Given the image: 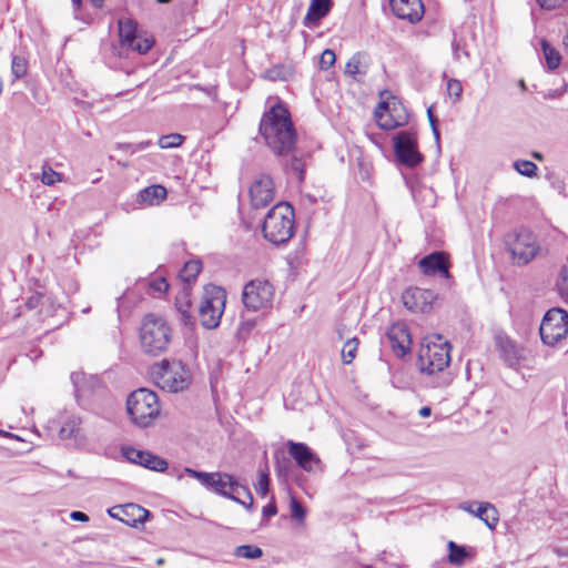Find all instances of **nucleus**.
Listing matches in <instances>:
<instances>
[{
  "label": "nucleus",
  "mask_w": 568,
  "mask_h": 568,
  "mask_svg": "<svg viewBox=\"0 0 568 568\" xmlns=\"http://www.w3.org/2000/svg\"><path fill=\"white\" fill-rule=\"evenodd\" d=\"M260 133L277 156H287L295 149L297 134L288 110L282 104H275L263 114Z\"/></svg>",
  "instance_id": "nucleus-1"
},
{
  "label": "nucleus",
  "mask_w": 568,
  "mask_h": 568,
  "mask_svg": "<svg viewBox=\"0 0 568 568\" xmlns=\"http://www.w3.org/2000/svg\"><path fill=\"white\" fill-rule=\"evenodd\" d=\"M452 346L447 341L438 334L430 335L424 338L418 354V365L422 373L434 375L442 373V375L434 383V387H447L452 383V375L445 369L450 363Z\"/></svg>",
  "instance_id": "nucleus-2"
},
{
  "label": "nucleus",
  "mask_w": 568,
  "mask_h": 568,
  "mask_svg": "<svg viewBox=\"0 0 568 568\" xmlns=\"http://www.w3.org/2000/svg\"><path fill=\"white\" fill-rule=\"evenodd\" d=\"M294 210L287 202L274 205L262 225L264 239L274 245L288 242L294 235Z\"/></svg>",
  "instance_id": "nucleus-3"
},
{
  "label": "nucleus",
  "mask_w": 568,
  "mask_h": 568,
  "mask_svg": "<svg viewBox=\"0 0 568 568\" xmlns=\"http://www.w3.org/2000/svg\"><path fill=\"white\" fill-rule=\"evenodd\" d=\"M171 338L172 329L162 316L148 314L143 317L140 326V342L145 353L159 355L165 352Z\"/></svg>",
  "instance_id": "nucleus-4"
},
{
  "label": "nucleus",
  "mask_w": 568,
  "mask_h": 568,
  "mask_svg": "<svg viewBox=\"0 0 568 568\" xmlns=\"http://www.w3.org/2000/svg\"><path fill=\"white\" fill-rule=\"evenodd\" d=\"M126 412L136 426H151L161 412L156 393L148 388H139L132 392L126 399Z\"/></svg>",
  "instance_id": "nucleus-5"
},
{
  "label": "nucleus",
  "mask_w": 568,
  "mask_h": 568,
  "mask_svg": "<svg viewBox=\"0 0 568 568\" xmlns=\"http://www.w3.org/2000/svg\"><path fill=\"white\" fill-rule=\"evenodd\" d=\"M226 292L220 286L209 284L204 286L199 305V318L206 329H214L220 325L225 310Z\"/></svg>",
  "instance_id": "nucleus-6"
},
{
  "label": "nucleus",
  "mask_w": 568,
  "mask_h": 568,
  "mask_svg": "<svg viewBox=\"0 0 568 568\" xmlns=\"http://www.w3.org/2000/svg\"><path fill=\"white\" fill-rule=\"evenodd\" d=\"M155 384L168 392L178 393L190 384V373L179 361H162L151 371Z\"/></svg>",
  "instance_id": "nucleus-7"
},
{
  "label": "nucleus",
  "mask_w": 568,
  "mask_h": 568,
  "mask_svg": "<svg viewBox=\"0 0 568 568\" xmlns=\"http://www.w3.org/2000/svg\"><path fill=\"white\" fill-rule=\"evenodd\" d=\"M505 245L514 263L525 265L534 260L539 251L535 234L528 229L514 230L505 235Z\"/></svg>",
  "instance_id": "nucleus-8"
},
{
  "label": "nucleus",
  "mask_w": 568,
  "mask_h": 568,
  "mask_svg": "<svg viewBox=\"0 0 568 568\" xmlns=\"http://www.w3.org/2000/svg\"><path fill=\"white\" fill-rule=\"evenodd\" d=\"M242 300L248 311L266 312L273 306L274 287L266 280H252L244 285Z\"/></svg>",
  "instance_id": "nucleus-9"
},
{
  "label": "nucleus",
  "mask_w": 568,
  "mask_h": 568,
  "mask_svg": "<svg viewBox=\"0 0 568 568\" xmlns=\"http://www.w3.org/2000/svg\"><path fill=\"white\" fill-rule=\"evenodd\" d=\"M539 334L544 344L555 346L568 334V313L561 308L549 310L541 321Z\"/></svg>",
  "instance_id": "nucleus-10"
},
{
  "label": "nucleus",
  "mask_w": 568,
  "mask_h": 568,
  "mask_svg": "<svg viewBox=\"0 0 568 568\" xmlns=\"http://www.w3.org/2000/svg\"><path fill=\"white\" fill-rule=\"evenodd\" d=\"M394 151L399 163L414 168L423 161L418 151V139L415 131H400L394 138Z\"/></svg>",
  "instance_id": "nucleus-11"
},
{
  "label": "nucleus",
  "mask_w": 568,
  "mask_h": 568,
  "mask_svg": "<svg viewBox=\"0 0 568 568\" xmlns=\"http://www.w3.org/2000/svg\"><path fill=\"white\" fill-rule=\"evenodd\" d=\"M58 435L61 440L74 447H81L87 443L82 418L75 414L65 415L62 418Z\"/></svg>",
  "instance_id": "nucleus-12"
},
{
  "label": "nucleus",
  "mask_w": 568,
  "mask_h": 568,
  "mask_svg": "<svg viewBox=\"0 0 568 568\" xmlns=\"http://www.w3.org/2000/svg\"><path fill=\"white\" fill-rule=\"evenodd\" d=\"M288 455L297 466L307 473H315L322 468L320 457L304 443L288 440L286 443Z\"/></svg>",
  "instance_id": "nucleus-13"
},
{
  "label": "nucleus",
  "mask_w": 568,
  "mask_h": 568,
  "mask_svg": "<svg viewBox=\"0 0 568 568\" xmlns=\"http://www.w3.org/2000/svg\"><path fill=\"white\" fill-rule=\"evenodd\" d=\"M436 300V294L430 290L413 287L403 294L405 307L415 313L428 312Z\"/></svg>",
  "instance_id": "nucleus-14"
},
{
  "label": "nucleus",
  "mask_w": 568,
  "mask_h": 568,
  "mask_svg": "<svg viewBox=\"0 0 568 568\" xmlns=\"http://www.w3.org/2000/svg\"><path fill=\"white\" fill-rule=\"evenodd\" d=\"M251 203L254 207L268 205L274 197V183L268 175H258L250 186Z\"/></svg>",
  "instance_id": "nucleus-15"
},
{
  "label": "nucleus",
  "mask_w": 568,
  "mask_h": 568,
  "mask_svg": "<svg viewBox=\"0 0 568 568\" xmlns=\"http://www.w3.org/2000/svg\"><path fill=\"white\" fill-rule=\"evenodd\" d=\"M123 456L133 464L141 465L154 471H165L168 469V462L150 452L140 450L133 447H124L122 449Z\"/></svg>",
  "instance_id": "nucleus-16"
},
{
  "label": "nucleus",
  "mask_w": 568,
  "mask_h": 568,
  "mask_svg": "<svg viewBox=\"0 0 568 568\" xmlns=\"http://www.w3.org/2000/svg\"><path fill=\"white\" fill-rule=\"evenodd\" d=\"M393 13L410 23L418 22L425 12L422 0H389Z\"/></svg>",
  "instance_id": "nucleus-17"
},
{
  "label": "nucleus",
  "mask_w": 568,
  "mask_h": 568,
  "mask_svg": "<svg viewBox=\"0 0 568 568\" xmlns=\"http://www.w3.org/2000/svg\"><path fill=\"white\" fill-rule=\"evenodd\" d=\"M108 513L111 517L121 520L130 527H135L139 523H143L149 515L146 509L135 504L116 506L109 509Z\"/></svg>",
  "instance_id": "nucleus-18"
},
{
  "label": "nucleus",
  "mask_w": 568,
  "mask_h": 568,
  "mask_svg": "<svg viewBox=\"0 0 568 568\" xmlns=\"http://www.w3.org/2000/svg\"><path fill=\"white\" fill-rule=\"evenodd\" d=\"M396 111L395 103H393V109L390 110L389 104L387 102L378 103L375 109L374 115L377 122V125L383 130H393L395 128L405 125L407 123V114H398L394 115L392 112Z\"/></svg>",
  "instance_id": "nucleus-19"
},
{
  "label": "nucleus",
  "mask_w": 568,
  "mask_h": 568,
  "mask_svg": "<svg viewBox=\"0 0 568 568\" xmlns=\"http://www.w3.org/2000/svg\"><path fill=\"white\" fill-rule=\"evenodd\" d=\"M394 353L402 357L410 351L412 338L408 328L403 323L392 325L387 333Z\"/></svg>",
  "instance_id": "nucleus-20"
},
{
  "label": "nucleus",
  "mask_w": 568,
  "mask_h": 568,
  "mask_svg": "<svg viewBox=\"0 0 568 568\" xmlns=\"http://www.w3.org/2000/svg\"><path fill=\"white\" fill-rule=\"evenodd\" d=\"M418 266L426 275L439 274L445 278L449 277L447 256L444 252H434L424 256L418 262Z\"/></svg>",
  "instance_id": "nucleus-21"
},
{
  "label": "nucleus",
  "mask_w": 568,
  "mask_h": 568,
  "mask_svg": "<svg viewBox=\"0 0 568 568\" xmlns=\"http://www.w3.org/2000/svg\"><path fill=\"white\" fill-rule=\"evenodd\" d=\"M459 508L478 517L490 529H494L498 524V511L490 503H479L476 509H473V504L463 503Z\"/></svg>",
  "instance_id": "nucleus-22"
},
{
  "label": "nucleus",
  "mask_w": 568,
  "mask_h": 568,
  "mask_svg": "<svg viewBox=\"0 0 568 568\" xmlns=\"http://www.w3.org/2000/svg\"><path fill=\"white\" fill-rule=\"evenodd\" d=\"M496 342L499 354L507 366L518 365L523 358V348L507 336H498Z\"/></svg>",
  "instance_id": "nucleus-23"
},
{
  "label": "nucleus",
  "mask_w": 568,
  "mask_h": 568,
  "mask_svg": "<svg viewBox=\"0 0 568 568\" xmlns=\"http://www.w3.org/2000/svg\"><path fill=\"white\" fill-rule=\"evenodd\" d=\"M240 486L233 476L226 473H214L210 488L219 495L240 501V498L233 494Z\"/></svg>",
  "instance_id": "nucleus-24"
},
{
  "label": "nucleus",
  "mask_w": 568,
  "mask_h": 568,
  "mask_svg": "<svg viewBox=\"0 0 568 568\" xmlns=\"http://www.w3.org/2000/svg\"><path fill=\"white\" fill-rule=\"evenodd\" d=\"M332 6V0H311L310 7L304 17V26H318L320 21L329 13Z\"/></svg>",
  "instance_id": "nucleus-25"
},
{
  "label": "nucleus",
  "mask_w": 568,
  "mask_h": 568,
  "mask_svg": "<svg viewBox=\"0 0 568 568\" xmlns=\"http://www.w3.org/2000/svg\"><path fill=\"white\" fill-rule=\"evenodd\" d=\"M369 61L365 53L357 52L351 57L345 65V74L361 81L368 72Z\"/></svg>",
  "instance_id": "nucleus-26"
},
{
  "label": "nucleus",
  "mask_w": 568,
  "mask_h": 568,
  "mask_svg": "<svg viewBox=\"0 0 568 568\" xmlns=\"http://www.w3.org/2000/svg\"><path fill=\"white\" fill-rule=\"evenodd\" d=\"M166 197V189L155 184L141 190L136 196V202L143 206L159 205Z\"/></svg>",
  "instance_id": "nucleus-27"
},
{
  "label": "nucleus",
  "mask_w": 568,
  "mask_h": 568,
  "mask_svg": "<svg viewBox=\"0 0 568 568\" xmlns=\"http://www.w3.org/2000/svg\"><path fill=\"white\" fill-rule=\"evenodd\" d=\"M119 37L122 45L129 47L132 42L136 40V24L134 21L119 20Z\"/></svg>",
  "instance_id": "nucleus-28"
},
{
  "label": "nucleus",
  "mask_w": 568,
  "mask_h": 568,
  "mask_svg": "<svg viewBox=\"0 0 568 568\" xmlns=\"http://www.w3.org/2000/svg\"><path fill=\"white\" fill-rule=\"evenodd\" d=\"M540 44L548 69L556 70L561 62L559 51L545 39L541 40Z\"/></svg>",
  "instance_id": "nucleus-29"
},
{
  "label": "nucleus",
  "mask_w": 568,
  "mask_h": 568,
  "mask_svg": "<svg viewBox=\"0 0 568 568\" xmlns=\"http://www.w3.org/2000/svg\"><path fill=\"white\" fill-rule=\"evenodd\" d=\"M291 77H292L291 68H288V67H286L284 64L274 65V67L270 68L268 70H266L262 74L263 79H266V80H270V81H277V80L286 81Z\"/></svg>",
  "instance_id": "nucleus-30"
},
{
  "label": "nucleus",
  "mask_w": 568,
  "mask_h": 568,
  "mask_svg": "<svg viewBox=\"0 0 568 568\" xmlns=\"http://www.w3.org/2000/svg\"><path fill=\"white\" fill-rule=\"evenodd\" d=\"M448 561L455 566H463L468 557L466 548L450 540L448 541Z\"/></svg>",
  "instance_id": "nucleus-31"
},
{
  "label": "nucleus",
  "mask_w": 568,
  "mask_h": 568,
  "mask_svg": "<svg viewBox=\"0 0 568 568\" xmlns=\"http://www.w3.org/2000/svg\"><path fill=\"white\" fill-rule=\"evenodd\" d=\"M202 268L200 261H189L184 264L183 268L180 271V278L190 283L196 278Z\"/></svg>",
  "instance_id": "nucleus-32"
},
{
  "label": "nucleus",
  "mask_w": 568,
  "mask_h": 568,
  "mask_svg": "<svg viewBox=\"0 0 568 568\" xmlns=\"http://www.w3.org/2000/svg\"><path fill=\"white\" fill-rule=\"evenodd\" d=\"M234 555L245 559H258L263 556V550L255 545H241L235 548Z\"/></svg>",
  "instance_id": "nucleus-33"
},
{
  "label": "nucleus",
  "mask_w": 568,
  "mask_h": 568,
  "mask_svg": "<svg viewBox=\"0 0 568 568\" xmlns=\"http://www.w3.org/2000/svg\"><path fill=\"white\" fill-rule=\"evenodd\" d=\"M514 168L519 174L524 176L534 178L537 175L538 168L534 162L529 160H517L514 163Z\"/></svg>",
  "instance_id": "nucleus-34"
},
{
  "label": "nucleus",
  "mask_w": 568,
  "mask_h": 568,
  "mask_svg": "<svg viewBox=\"0 0 568 568\" xmlns=\"http://www.w3.org/2000/svg\"><path fill=\"white\" fill-rule=\"evenodd\" d=\"M358 347V339L356 337L349 338L342 348V358L345 364H351L356 356Z\"/></svg>",
  "instance_id": "nucleus-35"
},
{
  "label": "nucleus",
  "mask_w": 568,
  "mask_h": 568,
  "mask_svg": "<svg viewBox=\"0 0 568 568\" xmlns=\"http://www.w3.org/2000/svg\"><path fill=\"white\" fill-rule=\"evenodd\" d=\"M184 141V136L179 133H170L166 135H162L158 144L161 149H171L180 146Z\"/></svg>",
  "instance_id": "nucleus-36"
},
{
  "label": "nucleus",
  "mask_w": 568,
  "mask_h": 568,
  "mask_svg": "<svg viewBox=\"0 0 568 568\" xmlns=\"http://www.w3.org/2000/svg\"><path fill=\"white\" fill-rule=\"evenodd\" d=\"M27 60L19 55H13L11 61V72L14 80L22 78L27 73Z\"/></svg>",
  "instance_id": "nucleus-37"
},
{
  "label": "nucleus",
  "mask_w": 568,
  "mask_h": 568,
  "mask_svg": "<svg viewBox=\"0 0 568 568\" xmlns=\"http://www.w3.org/2000/svg\"><path fill=\"white\" fill-rule=\"evenodd\" d=\"M268 487H270V477H268L267 467H265V469H260V476H258L257 484L255 486V490L262 497H265L268 493Z\"/></svg>",
  "instance_id": "nucleus-38"
},
{
  "label": "nucleus",
  "mask_w": 568,
  "mask_h": 568,
  "mask_svg": "<svg viewBox=\"0 0 568 568\" xmlns=\"http://www.w3.org/2000/svg\"><path fill=\"white\" fill-rule=\"evenodd\" d=\"M59 181H61L60 173L55 172L49 165H43L42 166L41 182L44 185H53V184H55Z\"/></svg>",
  "instance_id": "nucleus-39"
},
{
  "label": "nucleus",
  "mask_w": 568,
  "mask_h": 568,
  "mask_svg": "<svg viewBox=\"0 0 568 568\" xmlns=\"http://www.w3.org/2000/svg\"><path fill=\"white\" fill-rule=\"evenodd\" d=\"M292 155L288 168L292 172H294L297 179L302 182L304 180V161L302 158L294 154V151L290 154Z\"/></svg>",
  "instance_id": "nucleus-40"
},
{
  "label": "nucleus",
  "mask_w": 568,
  "mask_h": 568,
  "mask_svg": "<svg viewBox=\"0 0 568 568\" xmlns=\"http://www.w3.org/2000/svg\"><path fill=\"white\" fill-rule=\"evenodd\" d=\"M153 45V41L148 38L136 37L135 42L129 44V49L139 52L140 54L146 53Z\"/></svg>",
  "instance_id": "nucleus-41"
},
{
  "label": "nucleus",
  "mask_w": 568,
  "mask_h": 568,
  "mask_svg": "<svg viewBox=\"0 0 568 568\" xmlns=\"http://www.w3.org/2000/svg\"><path fill=\"white\" fill-rule=\"evenodd\" d=\"M291 515L293 518H295L300 524L304 523L305 520V509L304 507L297 501L296 498H291Z\"/></svg>",
  "instance_id": "nucleus-42"
},
{
  "label": "nucleus",
  "mask_w": 568,
  "mask_h": 568,
  "mask_svg": "<svg viewBox=\"0 0 568 568\" xmlns=\"http://www.w3.org/2000/svg\"><path fill=\"white\" fill-rule=\"evenodd\" d=\"M336 61V55L334 51L326 49L322 52L320 58V68L322 70H328L331 67L334 65Z\"/></svg>",
  "instance_id": "nucleus-43"
},
{
  "label": "nucleus",
  "mask_w": 568,
  "mask_h": 568,
  "mask_svg": "<svg viewBox=\"0 0 568 568\" xmlns=\"http://www.w3.org/2000/svg\"><path fill=\"white\" fill-rule=\"evenodd\" d=\"M447 92L448 94L454 98V101H458L462 97L463 87L462 83L456 79H450L447 82Z\"/></svg>",
  "instance_id": "nucleus-44"
},
{
  "label": "nucleus",
  "mask_w": 568,
  "mask_h": 568,
  "mask_svg": "<svg viewBox=\"0 0 568 568\" xmlns=\"http://www.w3.org/2000/svg\"><path fill=\"white\" fill-rule=\"evenodd\" d=\"M275 458V469L280 476L286 475L290 469V460L285 458L284 456H280L278 453L274 455Z\"/></svg>",
  "instance_id": "nucleus-45"
},
{
  "label": "nucleus",
  "mask_w": 568,
  "mask_h": 568,
  "mask_svg": "<svg viewBox=\"0 0 568 568\" xmlns=\"http://www.w3.org/2000/svg\"><path fill=\"white\" fill-rule=\"evenodd\" d=\"M184 301L178 300L175 305L178 311L182 314L184 322L186 323L191 318L190 314V302L187 300V295H183Z\"/></svg>",
  "instance_id": "nucleus-46"
},
{
  "label": "nucleus",
  "mask_w": 568,
  "mask_h": 568,
  "mask_svg": "<svg viewBox=\"0 0 568 568\" xmlns=\"http://www.w3.org/2000/svg\"><path fill=\"white\" fill-rule=\"evenodd\" d=\"M452 48H453V57L455 60L462 61L463 58L468 59V57H469L468 52L464 48H462L460 42L457 41L456 39L453 40Z\"/></svg>",
  "instance_id": "nucleus-47"
},
{
  "label": "nucleus",
  "mask_w": 568,
  "mask_h": 568,
  "mask_svg": "<svg viewBox=\"0 0 568 568\" xmlns=\"http://www.w3.org/2000/svg\"><path fill=\"white\" fill-rule=\"evenodd\" d=\"M150 288L154 292L165 293L169 290V284L164 277H158L150 282Z\"/></svg>",
  "instance_id": "nucleus-48"
},
{
  "label": "nucleus",
  "mask_w": 568,
  "mask_h": 568,
  "mask_svg": "<svg viewBox=\"0 0 568 568\" xmlns=\"http://www.w3.org/2000/svg\"><path fill=\"white\" fill-rule=\"evenodd\" d=\"M239 488L242 489V491L245 495L246 499H241L240 498V501H237V503L241 504L242 506H244L246 509L251 510L252 507H253V496H252L251 491L245 486H240Z\"/></svg>",
  "instance_id": "nucleus-49"
},
{
  "label": "nucleus",
  "mask_w": 568,
  "mask_h": 568,
  "mask_svg": "<svg viewBox=\"0 0 568 568\" xmlns=\"http://www.w3.org/2000/svg\"><path fill=\"white\" fill-rule=\"evenodd\" d=\"M427 116H428V121H429V124H430L434 138H435L436 142L438 143L439 139H440V134H439V131H438V128H437V120H436V118L433 114L432 108H428Z\"/></svg>",
  "instance_id": "nucleus-50"
},
{
  "label": "nucleus",
  "mask_w": 568,
  "mask_h": 568,
  "mask_svg": "<svg viewBox=\"0 0 568 568\" xmlns=\"http://www.w3.org/2000/svg\"><path fill=\"white\" fill-rule=\"evenodd\" d=\"M565 0H537L540 8L552 10L558 8Z\"/></svg>",
  "instance_id": "nucleus-51"
},
{
  "label": "nucleus",
  "mask_w": 568,
  "mask_h": 568,
  "mask_svg": "<svg viewBox=\"0 0 568 568\" xmlns=\"http://www.w3.org/2000/svg\"><path fill=\"white\" fill-rule=\"evenodd\" d=\"M41 301V295L38 293L32 294L26 302V305L29 310H33L38 307Z\"/></svg>",
  "instance_id": "nucleus-52"
},
{
  "label": "nucleus",
  "mask_w": 568,
  "mask_h": 568,
  "mask_svg": "<svg viewBox=\"0 0 568 568\" xmlns=\"http://www.w3.org/2000/svg\"><path fill=\"white\" fill-rule=\"evenodd\" d=\"M212 479H214V473L202 471L201 477L199 478V481L202 485H204L205 487L210 488Z\"/></svg>",
  "instance_id": "nucleus-53"
},
{
  "label": "nucleus",
  "mask_w": 568,
  "mask_h": 568,
  "mask_svg": "<svg viewBox=\"0 0 568 568\" xmlns=\"http://www.w3.org/2000/svg\"><path fill=\"white\" fill-rule=\"evenodd\" d=\"M151 145L150 141H143L133 145H128V149L130 150V153L133 154L138 151H142Z\"/></svg>",
  "instance_id": "nucleus-54"
},
{
  "label": "nucleus",
  "mask_w": 568,
  "mask_h": 568,
  "mask_svg": "<svg viewBox=\"0 0 568 568\" xmlns=\"http://www.w3.org/2000/svg\"><path fill=\"white\" fill-rule=\"evenodd\" d=\"M255 325V322L254 321H243L241 322L240 324V332L241 333H248Z\"/></svg>",
  "instance_id": "nucleus-55"
},
{
  "label": "nucleus",
  "mask_w": 568,
  "mask_h": 568,
  "mask_svg": "<svg viewBox=\"0 0 568 568\" xmlns=\"http://www.w3.org/2000/svg\"><path fill=\"white\" fill-rule=\"evenodd\" d=\"M70 518L75 520V521H83V523L89 520L88 515H85L82 511H72L71 515H70Z\"/></svg>",
  "instance_id": "nucleus-56"
},
{
  "label": "nucleus",
  "mask_w": 568,
  "mask_h": 568,
  "mask_svg": "<svg viewBox=\"0 0 568 568\" xmlns=\"http://www.w3.org/2000/svg\"><path fill=\"white\" fill-rule=\"evenodd\" d=\"M263 515L266 516V517H271V516H274L276 515V507L275 505H266L265 507H263Z\"/></svg>",
  "instance_id": "nucleus-57"
},
{
  "label": "nucleus",
  "mask_w": 568,
  "mask_h": 568,
  "mask_svg": "<svg viewBox=\"0 0 568 568\" xmlns=\"http://www.w3.org/2000/svg\"><path fill=\"white\" fill-rule=\"evenodd\" d=\"M184 473L187 474L189 476L195 478L199 480V478L201 477V474L202 471H199V470H195V469H192V468H184Z\"/></svg>",
  "instance_id": "nucleus-58"
},
{
  "label": "nucleus",
  "mask_w": 568,
  "mask_h": 568,
  "mask_svg": "<svg viewBox=\"0 0 568 568\" xmlns=\"http://www.w3.org/2000/svg\"><path fill=\"white\" fill-rule=\"evenodd\" d=\"M184 473L187 474L189 476L195 478L199 480V478L201 477V474L202 471H199V470H195V469H192V468H184Z\"/></svg>",
  "instance_id": "nucleus-59"
},
{
  "label": "nucleus",
  "mask_w": 568,
  "mask_h": 568,
  "mask_svg": "<svg viewBox=\"0 0 568 568\" xmlns=\"http://www.w3.org/2000/svg\"><path fill=\"white\" fill-rule=\"evenodd\" d=\"M184 473L187 474L189 476L195 478L199 480V478L201 477V474L202 471H199V470H195V469H192V468H184Z\"/></svg>",
  "instance_id": "nucleus-60"
},
{
  "label": "nucleus",
  "mask_w": 568,
  "mask_h": 568,
  "mask_svg": "<svg viewBox=\"0 0 568 568\" xmlns=\"http://www.w3.org/2000/svg\"><path fill=\"white\" fill-rule=\"evenodd\" d=\"M418 414L423 418L429 417L432 414V408L429 406H424L419 409Z\"/></svg>",
  "instance_id": "nucleus-61"
},
{
  "label": "nucleus",
  "mask_w": 568,
  "mask_h": 568,
  "mask_svg": "<svg viewBox=\"0 0 568 568\" xmlns=\"http://www.w3.org/2000/svg\"><path fill=\"white\" fill-rule=\"evenodd\" d=\"M564 93V91H549L547 94H545V98L546 99H556V98H559L561 94Z\"/></svg>",
  "instance_id": "nucleus-62"
},
{
  "label": "nucleus",
  "mask_w": 568,
  "mask_h": 568,
  "mask_svg": "<svg viewBox=\"0 0 568 568\" xmlns=\"http://www.w3.org/2000/svg\"><path fill=\"white\" fill-rule=\"evenodd\" d=\"M94 8H102L104 0H90Z\"/></svg>",
  "instance_id": "nucleus-63"
},
{
  "label": "nucleus",
  "mask_w": 568,
  "mask_h": 568,
  "mask_svg": "<svg viewBox=\"0 0 568 568\" xmlns=\"http://www.w3.org/2000/svg\"><path fill=\"white\" fill-rule=\"evenodd\" d=\"M562 42H564L565 49L568 53V32L565 34Z\"/></svg>",
  "instance_id": "nucleus-64"
}]
</instances>
